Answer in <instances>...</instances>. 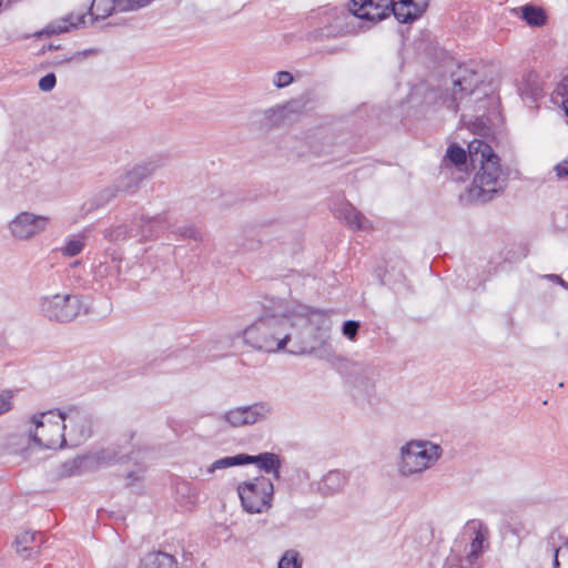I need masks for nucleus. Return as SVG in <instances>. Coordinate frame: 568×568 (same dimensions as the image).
Here are the masks:
<instances>
[{"label":"nucleus","mask_w":568,"mask_h":568,"mask_svg":"<svg viewBox=\"0 0 568 568\" xmlns=\"http://www.w3.org/2000/svg\"><path fill=\"white\" fill-rule=\"evenodd\" d=\"M84 247V237L81 235L74 236L67 241L62 248V254L65 256H75L82 252Z\"/></svg>","instance_id":"30"},{"label":"nucleus","mask_w":568,"mask_h":568,"mask_svg":"<svg viewBox=\"0 0 568 568\" xmlns=\"http://www.w3.org/2000/svg\"><path fill=\"white\" fill-rule=\"evenodd\" d=\"M335 216L352 230H369L372 224L363 213L357 211L351 203L342 204L336 211Z\"/></svg>","instance_id":"17"},{"label":"nucleus","mask_w":568,"mask_h":568,"mask_svg":"<svg viewBox=\"0 0 568 568\" xmlns=\"http://www.w3.org/2000/svg\"><path fill=\"white\" fill-rule=\"evenodd\" d=\"M347 481L348 476L345 471L338 469L329 470L318 483V490L322 495L332 496L341 493Z\"/></svg>","instance_id":"19"},{"label":"nucleus","mask_w":568,"mask_h":568,"mask_svg":"<svg viewBox=\"0 0 568 568\" xmlns=\"http://www.w3.org/2000/svg\"><path fill=\"white\" fill-rule=\"evenodd\" d=\"M337 27L339 28L338 33H346V32H348V30L344 29L342 23L337 24Z\"/></svg>","instance_id":"48"},{"label":"nucleus","mask_w":568,"mask_h":568,"mask_svg":"<svg viewBox=\"0 0 568 568\" xmlns=\"http://www.w3.org/2000/svg\"><path fill=\"white\" fill-rule=\"evenodd\" d=\"M49 224V216L21 212L10 222L9 230L14 239L28 241L45 232Z\"/></svg>","instance_id":"10"},{"label":"nucleus","mask_w":568,"mask_h":568,"mask_svg":"<svg viewBox=\"0 0 568 568\" xmlns=\"http://www.w3.org/2000/svg\"><path fill=\"white\" fill-rule=\"evenodd\" d=\"M468 156L471 166L478 168L468 196L471 201L486 203L505 186L506 174L501 169L500 159L488 143L479 139L469 142Z\"/></svg>","instance_id":"1"},{"label":"nucleus","mask_w":568,"mask_h":568,"mask_svg":"<svg viewBox=\"0 0 568 568\" xmlns=\"http://www.w3.org/2000/svg\"><path fill=\"white\" fill-rule=\"evenodd\" d=\"M556 172L559 178L568 176V156L556 166Z\"/></svg>","instance_id":"44"},{"label":"nucleus","mask_w":568,"mask_h":568,"mask_svg":"<svg viewBox=\"0 0 568 568\" xmlns=\"http://www.w3.org/2000/svg\"><path fill=\"white\" fill-rule=\"evenodd\" d=\"M519 92L524 100L537 102L540 98L544 97V88L539 77L532 72L525 75L520 83Z\"/></svg>","instance_id":"22"},{"label":"nucleus","mask_w":568,"mask_h":568,"mask_svg":"<svg viewBox=\"0 0 568 568\" xmlns=\"http://www.w3.org/2000/svg\"><path fill=\"white\" fill-rule=\"evenodd\" d=\"M465 532H487V528L481 520L471 519L466 523Z\"/></svg>","instance_id":"41"},{"label":"nucleus","mask_w":568,"mask_h":568,"mask_svg":"<svg viewBox=\"0 0 568 568\" xmlns=\"http://www.w3.org/2000/svg\"><path fill=\"white\" fill-rule=\"evenodd\" d=\"M119 194H123V193H122V191H120L119 187H116V180H115L112 185L104 187L97 194V196L93 200L92 205H94L95 207L105 205L110 201H112L114 197H116Z\"/></svg>","instance_id":"27"},{"label":"nucleus","mask_w":568,"mask_h":568,"mask_svg":"<svg viewBox=\"0 0 568 568\" xmlns=\"http://www.w3.org/2000/svg\"><path fill=\"white\" fill-rule=\"evenodd\" d=\"M486 535H476L475 539L469 545V551L466 556L467 561L471 565L476 561L478 558V555L481 552L484 548V541H486L485 538Z\"/></svg>","instance_id":"33"},{"label":"nucleus","mask_w":568,"mask_h":568,"mask_svg":"<svg viewBox=\"0 0 568 568\" xmlns=\"http://www.w3.org/2000/svg\"><path fill=\"white\" fill-rule=\"evenodd\" d=\"M288 324L287 315L262 317L244 329V342L253 348L264 352L284 349L290 341Z\"/></svg>","instance_id":"3"},{"label":"nucleus","mask_w":568,"mask_h":568,"mask_svg":"<svg viewBox=\"0 0 568 568\" xmlns=\"http://www.w3.org/2000/svg\"><path fill=\"white\" fill-rule=\"evenodd\" d=\"M174 233L179 234L182 239H191L195 242L202 241V233L193 225L178 227Z\"/></svg>","instance_id":"35"},{"label":"nucleus","mask_w":568,"mask_h":568,"mask_svg":"<svg viewBox=\"0 0 568 568\" xmlns=\"http://www.w3.org/2000/svg\"><path fill=\"white\" fill-rule=\"evenodd\" d=\"M248 459L244 460V465L255 464L267 474H273L276 479L280 478L281 459L274 453H263L256 456L247 455Z\"/></svg>","instance_id":"20"},{"label":"nucleus","mask_w":568,"mask_h":568,"mask_svg":"<svg viewBox=\"0 0 568 568\" xmlns=\"http://www.w3.org/2000/svg\"><path fill=\"white\" fill-rule=\"evenodd\" d=\"M168 160L165 155H155L135 164L131 170L116 179V187H119L123 194L135 193L144 180L151 178L156 171L168 164Z\"/></svg>","instance_id":"8"},{"label":"nucleus","mask_w":568,"mask_h":568,"mask_svg":"<svg viewBox=\"0 0 568 568\" xmlns=\"http://www.w3.org/2000/svg\"><path fill=\"white\" fill-rule=\"evenodd\" d=\"M548 280L561 285L562 287L565 288H568V283L561 278V276L557 275V274H549L546 276Z\"/></svg>","instance_id":"45"},{"label":"nucleus","mask_w":568,"mask_h":568,"mask_svg":"<svg viewBox=\"0 0 568 568\" xmlns=\"http://www.w3.org/2000/svg\"><path fill=\"white\" fill-rule=\"evenodd\" d=\"M248 459L246 454H239L235 456H227L221 459L213 462L206 469L209 474L214 473L215 470L225 469L233 466H242L244 465V460Z\"/></svg>","instance_id":"26"},{"label":"nucleus","mask_w":568,"mask_h":568,"mask_svg":"<svg viewBox=\"0 0 568 568\" xmlns=\"http://www.w3.org/2000/svg\"><path fill=\"white\" fill-rule=\"evenodd\" d=\"M141 478V471H131L128 474V479L130 480L129 485H133L134 481H140Z\"/></svg>","instance_id":"46"},{"label":"nucleus","mask_w":568,"mask_h":568,"mask_svg":"<svg viewBox=\"0 0 568 568\" xmlns=\"http://www.w3.org/2000/svg\"><path fill=\"white\" fill-rule=\"evenodd\" d=\"M40 311L49 321L67 323L80 315L82 301L77 294H54L44 296L40 302Z\"/></svg>","instance_id":"7"},{"label":"nucleus","mask_w":568,"mask_h":568,"mask_svg":"<svg viewBox=\"0 0 568 568\" xmlns=\"http://www.w3.org/2000/svg\"><path fill=\"white\" fill-rule=\"evenodd\" d=\"M440 453L438 445L412 440L400 449L399 473L403 476L422 473L440 457Z\"/></svg>","instance_id":"4"},{"label":"nucleus","mask_w":568,"mask_h":568,"mask_svg":"<svg viewBox=\"0 0 568 568\" xmlns=\"http://www.w3.org/2000/svg\"><path fill=\"white\" fill-rule=\"evenodd\" d=\"M89 458L93 459L98 465H106L111 462H119L121 459L119 453L110 448L100 449Z\"/></svg>","instance_id":"29"},{"label":"nucleus","mask_w":568,"mask_h":568,"mask_svg":"<svg viewBox=\"0 0 568 568\" xmlns=\"http://www.w3.org/2000/svg\"><path fill=\"white\" fill-rule=\"evenodd\" d=\"M58 412L60 410H48L32 416L36 429L30 437L41 448L57 449L67 444L64 423L58 419Z\"/></svg>","instance_id":"5"},{"label":"nucleus","mask_w":568,"mask_h":568,"mask_svg":"<svg viewBox=\"0 0 568 568\" xmlns=\"http://www.w3.org/2000/svg\"><path fill=\"white\" fill-rule=\"evenodd\" d=\"M85 24V13L74 14L70 13L64 18L58 19L49 23L39 36L47 34H59L62 32H68L71 29H78Z\"/></svg>","instance_id":"18"},{"label":"nucleus","mask_w":568,"mask_h":568,"mask_svg":"<svg viewBox=\"0 0 568 568\" xmlns=\"http://www.w3.org/2000/svg\"><path fill=\"white\" fill-rule=\"evenodd\" d=\"M523 12V19L529 24L530 27H542L547 22V16L542 8L532 6V4H526L521 8Z\"/></svg>","instance_id":"23"},{"label":"nucleus","mask_w":568,"mask_h":568,"mask_svg":"<svg viewBox=\"0 0 568 568\" xmlns=\"http://www.w3.org/2000/svg\"><path fill=\"white\" fill-rule=\"evenodd\" d=\"M57 83V78L54 73H48L44 77H42L39 81V89L43 92L51 91Z\"/></svg>","instance_id":"39"},{"label":"nucleus","mask_w":568,"mask_h":568,"mask_svg":"<svg viewBox=\"0 0 568 568\" xmlns=\"http://www.w3.org/2000/svg\"><path fill=\"white\" fill-rule=\"evenodd\" d=\"M58 419L64 423V429L72 446L85 442L92 434V420L89 415L78 408H69L67 413L58 412Z\"/></svg>","instance_id":"11"},{"label":"nucleus","mask_w":568,"mask_h":568,"mask_svg":"<svg viewBox=\"0 0 568 568\" xmlns=\"http://www.w3.org/2000/svg\"><path fill=\"white\" fill-rule=\"evenodd\" d=\"M429 0H392L390 12L400 23H412L428 8Z\"/></svg>","instance_id":"14"},{"label":"nucleus","mask_w":568,"mask_h":568,"mask_svg":"<svg viewBox=\"0 0 568 568\" xmlns=\"http://www.w3.org/2000/svg\"><path fill=\"white\" fill-rule=\"evenodd\" d=\"M132 233H134L133 220L130 224L123 223L109 227L105 230L104 236L111 242L119 243L128 239H134Z\"/></svg>","instance_id":"24"},{"label":"nucleus","mask_w":568,"mask_h":568,"mask_svg":"<svg viewBox=\"0 0 568 568\" xmlns=\"http://www.w3.org/2000/svg\"><path fill=\"white\" fill-rule=\"evenodd\" d=\"M392 0H349L346 9H335L336 19L351 17L376 22L390 14Z\"/></svg>","instance_id":"9"},{"label":"nucleus","mask_w":568,"mask_h":568,"mask_svg":"<svg viewBox=\"0 0 568 568\" xmlns=\"http://www.w3.org/2000/svg\"><path fill=\"white\" fill-rule=\"evenodd\" d=\"M184 490L185 493V501L179 500L182 507L186 509H191L195 505V494L193 489L187 484H182L178 487V494Z\"/></svg>","instance_id":"36"},{"label":"nucleus","mask_w":568,"mask_h":568,"mask_svg":"<svg viewBox=\"0 0 568 568\" xmlns=\"http://www.w3.org/2000/svg\"><path fill=\"white\" fill-rule=\"evenodd\" d=\"M42 535H16L13 547L22 559H33L40 551L43 544Z\"/></svg>","instance_id":"16"},{"label":"nucleus","mask_w":568,"mask_h":568,"mask_svg":"<svg viewBox=\"0 0 568 568\" xmlns=\"http://www.w3.org/2000/svg\"><path fill=\"white\" fill-rule=\"evenodd\" d=\"M444 568H463L460 558L457 555L448 556Z\"/></svg>","instance_id":"43"},{"label":"nucleus","mask_w":568,"mask_h":568,"mask_svg":"<svg viewBox=\"0 0 568 568\" xmlns=\"http://www.w3.org/2000/svg\"><path fill=\"white\" fill-rule=\"evenodd\" d=\"M303 559L295 549L286 550L280 558L277 568H302Z\"/></svg>","instance_id":"28"},{"label":"nucleus","mask_w":568,"mask_h":568,"mask_svg":"<svg viewBox=\"0 0 568 568\" xmlns=\"http://www.w3.org/2000/svg\"><path fill=\"white\" fill-rule=\"evenodd\" d=\"M446 155L456 166L465 164L467 159H469L468 153L456 144H453L447 149Z\"/></svg>","instance_id":"32"},{"label":"nucleus","mask_w":568,"mask_h":568,"mask_svg":"<svg viewBox=\"0 0 568 568\" xmlns=\"http://www.w3.org/2000/svg\"><path fill=\"white\" fill-rule=\"evenodd\" d=\"M290 317L287 335H290L288 352L291 354L312 353L327 337L329 321L321 310L300 306L298 312Z\"/></svg>","instance_id":"2"},{"label":"nucleus","mask_w":568,"mask_h":568,"mask_svg":"<svg viewBox=\"0 0 568 568\" xmlns=\"http://www.w3.org/2000/svg\"><path fill=\"white\" fill-rule=\"evenodd\" d=\"M134 239L148 241L158 237L161 233L170 227V223L165 215L146 216L141 214L133 219Z\"/></svg>","instance_id":"13"},{"label":"nucleus","mask_w":568,"mask_h":568,"mask_svg":"<svg viewBox=\"0 0 568 568\" xmlns=\"http://www.w3.org/2000/svg\"><path fill=\"white\" fill-rule=\"evenodd\" d=\"M554 568H568V541L554 548Z\"/></svg>","instance_id":"34"},{"label":"nucleus","mask_w":568,"mask_h":568,"mask_svg":"<svg viewBox=\"0 0 568 568\" xmlns=\"http://www.w3.org/2000/svg\"><path fill=\"white\" fill-rule=\"evenodd\" d=\"M141 568H178V560L169 552L153 550L143 556Z\"/></svg>","instance_id":"21"},{"label":"nucleus","mask_w":568,"mask_h":568,"mask_svg":"<svg viewBox=\"0 0 568 568\" xmlns=\"http://www.w3.org/2000/svg\"><path fill=\"white\" fill-rule=\"evenodd\" d=\"M271 413V407L266 403H256L251 406L237 407L229 410L224 418L234 426L253 425L264 419Z\"/></svg>","instance_id":"12"},{"label":"nucleus","mask_w":568,"mask_h":568,"mask_svg":"<svg viewBox=\"0 0 568 568\" xmlns=\"http://www.w3.org/2000/svg\"><path fill=\"white\" fill-rule=\"evenodd\" d=\"M115 0H92L88 13L94 19H105L115 10Z\"/></svg>","instance_id":"25"},{"label":"nucleus","mask_w":568,"mask_h":568,"mask_svg":"<svg viewBox=\"0 0 568 568\" xmlns=\"http://www.w3.org/2000/svg\"><path fill=\"white\" fill-rule=\"evenodd\" d=\"M464 75L454 80V88L452 100L454 103V111L457 112L459 102L466 97L475 93L478 83L480 82L479 75L469 70L464 71Z\"/></svg>","instance_id":"15"},{"label":"nucleus","mask_w":568,"mask_h":568,"mask_svg":"<svg viewBox=\"0 0 568 568\" xmlns=\"http://www.w3.org/2000/svg\"><path fill=\"white\" fill-rule=\"evenodd\" d=\"M133 436H134V433L131 432L130 434L128 435H124V442L125 443H130L132 439H133Z\"/></svg>","instance_id":"47"},{"label":"nucleus","mask_w":568,"mask_h":568,"mask_svg":"<svg viewBox=\"0 0 568 568\" xmlns=\"http://www.w3.org/2000/svg\"><path fill=\"white\" fill-rule=\"evenodd\" d=\"M2 6V0H0V7Z\"/></svg>","instance_id":"49"},{"label":"nucleus","mask_w":568,"mask_h":568,"mask_svg":"<svg viewBox=\"0 0 568 568\" xmlns=\"http://www.w3.org/2000/svg\"><path fill=\"white\" fill-rule=\"evenodd\" d=\"M358 329H359V323L356 322V321H346L344 324H343V328H342V332L343 334L349 338V339H355L357 333H358Z\"/></svg>","instance_id":"38"},{"label":"nucleus","mask_w":568,"mask_h":568,"mask_svg":"<svg viewBox=\"0 0 568 568\" xmlns=\"http://www.w3.org/2000/svg\"><path fill=\"white\" fill-rule=\"evenodd\" d=\"M152 0H115V10L120 12L135 11L151 3Z\"/></svg>","instance_id":"31"},{"label":"nucleus","mask_w":568,"mask_h":568,"mask_svg":"<svg viewBox=\"0 0 568 568\" xmlns=\"http://www.w3.org/2000/svg\"><path fill=\"white\" fill-rule=\"evenodd\" d=\"M557 94L562 97V105L566 115L568 116V77L564 78L556 90Z\"/></svg>","instance_id":"40"},{"label":"nucleus","mask_w":568,"mask_h":568,"mask_svg":"<svg viewBox=\"0 0 568 568\" xmlns=\"http://www.w3.org/2000/svg\"><path fill=\"white\" fill-rule=\"evenodd\" d=\"M12 394L10 392H4L0 394V415L9 412L12 408Z\"/></svg>","instance_id":"42"},{"label":"nucleus","mask_w":568,"mask_h":568,"mask_svg":"<svg viewBox=\"0 0 568 568\" xmlns=\"http://www.w3.org/2000/svg\"><path fill=\"white\" fill-rule=\"evenodd\" d=\"M237 494L245 511L262 514L272 506L274 486L270 478L260 476L240 484Z\"/></svg>","instance_id":"6"},{"label":"nucleus","mask_w":568,"mask_h":568,"mask_svg":"<svg viewBox=\"0 0 568 568\" xmlns=\"http://www.w3.org/2000/svg\"><path fill=\"white\" fill-rule=\"evenodd\" d=\"M293 82V75L287 71H278L274 75L273 84L278 88H285Z\"/></svg>","instance_id":"37"}]
</instances>
